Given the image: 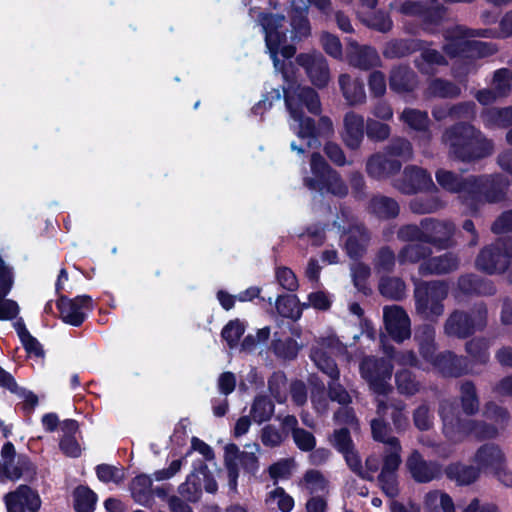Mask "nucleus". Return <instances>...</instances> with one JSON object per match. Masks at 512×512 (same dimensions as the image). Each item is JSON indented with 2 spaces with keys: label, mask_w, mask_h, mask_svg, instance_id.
Here are the masks:
<instances>
[{
  "label": "nucleus",
  "mask_w": 512,
  "mask_h": 512,
  "mask_svg": "<svg viewBox=\"0 0 512 512\" xmlns=\"http://www.w3.org/2000/svg\"><path fill=\"white\" fill-rule=\"evenodd\" d=\"M441 142L446 146L449 158L464 163L480 161L495 150L492 139L474 125L461 121L444 130Z\"/></svg>",
  "instance_id": "f257e3e1"
},
{
  "label": "nucleus",
  "mask_w": 512,
  "mask_h": 512,
  "mask_svg": "<svg viewBox=\"0 0 512 512\" xmlns=\"http://www.w3.org/2000/svg\"><path fill=\"white\" fill-rule=\"evenodd\" d=\"M449 286L443 280L418 281L413 291L415 313L421 319L436 322L445 311Z\"/></svg>",
  "instance_id": "f03ea898"
},
{
  "label": "nucleus",
  "mask_w": 512,
  "mask_h": 512,
  "mask_svg": "<svg viewBox=\"0 0 512 512\" xmlns=\"http://www.w3.org/2000/svg\"><path fill=\"white\" fill-rule=\"evenodd\" d=\"M487 326L488 307L484 302H478L469 310H453L443 324V333L447 337L464 340L484 331Z\"/></svg>",
  "instance_id": "7ed1b4c3"
},
{
  "label": "nucleus",
  "mask_w": 512,
  "mask_h": 512,
  "mask_svg": "<svg viewBox=\"0 0 512 512\" xmlns=\"http://www.w3.org/2000/svg\"><path fill=\"white\" fill-rule=\"evenodd\" d=\"M495 32L492 29H467L464 26H456L447 30L444 34L446 42L442 51L450 58L473 57L481 53L483 42L472 40L474 37L493 38Z\"/></svg>",
  "instance_id": "20e7f679"
},
{
  "label": "nucleus",
  "mask_w": 512,
  "mask_h": 512,
  "mask_svg": "<svg viewBox=\"0 0 512 512\" xmlns=\"http://www.w3.org/2000/svg\"><path fill=\"white\" fill-rule=\"evenodd\" d=\"M393 369L390 360L375 356H366L359 364L362 379L367 383L369 390L378 396H386L393 391L390 383Z\"/></svg>",
  "instance_id": "39448f33"
},
{
  "label": "nucleus",
  "mask_w": 512,
  "mask_h": 512,
  "mask_svg": "<svg viewBox=\"0 0 512 512\" xmlns=\"http://www.w3.org/2000/svg\"><path fill=\"white\" fill-rule=\"evenodd\" d=\"M257 21L265 33L266 47L273 60L274 68L288 80L287 72L284 69L285 64L278 58L279 48L287 40L285 15L259 12Z\"/></svg>",
  "instance_id": "423d86ee"
},
{
  "label": "nucleus",
  "mask_w": 512,
  "mask_h": 512,
  "mask_svg": "<svg viewBox=\"0 0 512 512\" xmlns=\"http://www.w3.org/2000/svg\"><path fill=\"white\" fill-rule=\"evenodd\" d=\"M474 180L468 203L473 211H476L483 201L497 203L506 198L509 180L505 176L501 174L474 176Z\"/></svg>",
  "instance_id": "0eeeda50"
},
{
  "label": "nucleus",
  "mask_w": 512,
  "mask_h": 512,
  "mask_svg": "<svg viewBox=\"0 0 512 512\" xmlns=\"http://www.w3.org/2000/svg\"><path fill=\"white\" fill-rule=\"evenodd\" d=\"M512 259V241L498 239L479 252L475 260L478 270L487 274H500L505 272Z\"/></svg>",
  "instance_id": "6e6552de"
},
{
  "label": "nucleus",
  "mask_w": 512,
  "mask_h": 512,
  "mask_svg": "<svg viewBox=\"0 0 512 512\" xmlns=\"http://www.w3.org/2000/svg\"><path fill=\"white\" fill-rule=\"evenodd\" d=\"M283 92L290 116H298L303 112V108L314 115L321 113L320 97L314 88L291 82L283 89Z\"/></svg>",
  "instance_id": "1a4fd4ad"
},
{
  "label": "nucleus",
  "mask_w": 512,
  "mask_h": 512,
  "mask_svg": "<svg viewBox=\"0 0 512 512\" xmlns=\"http://www.w3.org/2000/svg\"><path fill=\"white\" fill-rule=\"evenodd\" d=\"M438 413L442 422V433L448 441L460 443L470 436L471 419L463 418L452 400H441Z\"/></svg>",
  "instance_id": "9d476101"
},
{
  "label": "nucleus",
  "mask_w": 512,
  "mask_h": 512,
  "mask_svg": "<svg viewBox=\"0 0 512 512\" xmlns=\"http://www.w3.org/2000/svg\"><path fill=\"white\" fill-rule=\"evenodd\" d=\"M421 225L424 229V243L443 250L455 246L456 225L452 221L424 218Z\"/></svg>",
  "instance_id": "9b49d317"
},
{
  "label": "nucleus",
  "mask_w": 512,
  "mask_h": 512,
  "mask_svg": "<svg viewBox=\"0 0 512 512\" xmlns=\"http://www.w3.org/2000/svg\"><path fill=\"white\" fill-rule=\"evenodd\" d=\"M296 63L304 69L308 79L316 88L327 87L331 75L328 62L322 53L318 51L300 53L296 56Z\"/></svg>",
  "instance_id": "f8f14e48"
},
{
  "label": "nucleus",
  "mask_w": 512,
  "mask_h": 512,
  "mask_svg": "<svg viewBox=\"0 0 512 512\" xmlns=\"http://www.w3.org/2000/svg\"><path fill=\"white\" fill-rule=\"evenodd\" d=\"M401 445L388 446L383 457V466L378 475V482L383 492L393 498L398 494L396 471L401 464Z\"/></svg>",
  "instance_id": "ddd939ff"
},
{
  "label": "nucleus",
  "mask_w": 512,
  "mask_h": 512,
  "mask_svg": "<svg viewBox=\"0 0 512 512\" xmlns=\"http://www.w3.org/2000/svg\"><path fill=\"white\" fill-rule=\"evenodd\" d=\"M383 320L388 335L395 342L402 343L411 337V321L401 306H385Z\"/></svg>",
  "instance_id": "4468645a"
},
{
  "label": "nucleus",
  "mask_w": 512,
  "mask_h": 512,
  "mask_svg": "<svg viewBox=\"0 0 512 512\" xmlns=\"http://www.w3.org/2000/svg\"><path fill=\"white\" fill-rule=\"evenodd\" d=\"M394 187L402 194L413 195L435 188L431 175L424 169L409 165L404 168L402 176L395 180Z\"/></svg>",
  "instance_id": "2eb2a0df"
},
{
  "label": "nucleus",
  "mask_w": 512,
  "mask_h": 512,
  "mask_svg": "<svg viewBox=\"0 0 512 512\" xmlns=\"http://www.w3.org/2000/svg\"><path fill=\"white\" fill-rule=\"evenodd\" d=\"M376 415L389 416L394 430L397 433L405 432L409 427V418L407 416V404L398 397L376 398Z\"/></svg>",
  "instance_id": "dca6fc26"
},
{
  "label": "nucleus",
  "mask_w": 512,
  "mask_h": 512,
  "mask_svg": "<svg viewBox=\"0 0 512 512\" xmlns=\"http://www.w3.org/2000/svg\"><path fill=\"white\" fill-rule=\"evenodd\" d=\"M406 466L413 480L418 483H429L440 479L444 472L439 462L426 460L417 450L409 455Z\"/></svg>",
  "instance_id": "f3484780"
},
{
  "label": "nucleus",
  "mask_w": 512,
  "mask_h": 512,
  "mask_svg": "<svg viewBox=\"0 0 512 512\" xmlns=\"http://www.w3.org/2000/svg\"><path fill=\"white\" fill-rule=\"evenodd\" d=\"M430 362L444 377L459 378L472 373L469 358L449 350L435 355Z\"/></svg>",
  "instance_id": "a211bd4d"
},
{
  "label": "nucleus",
  "mask_w": 512,
  "mask_h": 512,
  "mask_svg": "<svg viewBox=\"0 0 512 512\" xmlns=\"http://www.w3.org/2000/svg\"><path fill=\"white\" fill-rule=\"evenodd\" d=\"M399 11L407 16L419 17L427 24H438L445 13L438 0H407L400 5Z\"/></svg>",
  "instance_id": "6ab92c4d"
},
{
  "label": "nucleus",
  "mask_w": 512,
  "mask_h": 512,
  "mask_svg": "<svg viewBox=\"0 0 512 512\" xmlns=\"http://www.w3.org/2000/svg\"><path fill=\"white\" fill-rule=\"evenodd\" d=\"M472 462L481 473L493 474L506 465V455L495 443L481 445L472 456Z\"/></svg>",
  "instance_id": "aec40b11"
},
{
  "label": "nucleus",
  "mask_w": 512,
  "mask_h": 512,
  "mask_svg": "<svg viewBox=\"0 0 512 512\" xmlns=\"http://www.w3.org/2000/svg\"><path fill=\"white\" fill-rule=\"evenodd\" d=\"M425 506L431 511L437 512L441 509L443 512H455V506L448 494L440 491H431L425 496ZM463 512H498L497 507L486 504L480 507L479 500L474 498Z\"/></svg>",
  "instance_id": "412c9836"
},
{
  "label": "nucleus",
  "mask_w": 512,
  "mask_h": 512,
  "mask_svg": "<svg viewBox=\"0 0 512 512\" xmlns=\"http://www.w3.org/2000/svg\"><path fill=\"white\" fill-rule=\"evenodd\" d=\"M402 167L400 160L390 157L383 152L371 154L365 165L366 173L373 179L384 180L396 175Z\"/></svg>",
  "instance_id": "4be33fe9"
},
{
  "label": "nucleus",
  "mask_w": 512,
  "mask_h": 512,
  "mask_svg": "<svg viewBox=\"0 0 512 512\" xmlns=\"http://www.w3.org/2000/svg\"><path fill=\"white\" fill-rule=\"evenodd\" d=\"M8 512H37L41 505L39 495L27 485H20L5 495Z\"/></svg>",
  "instance_id": "5701e85b"
},
{
  "label": "nucleus",
  "mask_w": 512,
  "mask_h": 512,
  "mask_svg": "<svg viewBox=\"0 0 512 512\" xmlns=\"http://www.w3.org/2000/svg\"><path fill=\"white\" fill-rule=\"evenodd\" d=\"M365 133L364 117L354 111L347 112L343 117V132L341 133L344 145L352 151L360 149Z\"/></svg>",
  "instance_id": "b1692460"
},
{
  "label": "nucleus",
  "mask_w": 512,
  "mask_h": 512,
  "mask_svg": "<svg viewBox=\"0 0 512 512\" xmlns=\"http://www.w3.org/2000/svg\"><path fill=\"white\" fill-rule=\"evenodd\" d=\"M346 234L344 249L347 255L354 260L364 257L371 244V231L363 222H360L352 226Z\"/></svg>",
  "instance_id": "393cba45"
},
{
  "label": "nucleus",
  "mask_w": 512,
  "mask_h": 512,
  "mask_svg": "<svg viewBox=\"0 0 512 512\" xmlns=\"http://www.w3.org/2000/svg\"><path fill=\"white\" fill-rule=\"evenodd\" d=\"M438 184L451 193H457L459 198L468 206L472 185L475 183L474 176L462 177L452 171L439 169L436 172Z\"/></svg>",
  "instance_id": "a878e982"
},
{
  "label": "nucleus",
  "mask_w": 512,
  "mask_h": 512,
  "mask_svg": "<svg viewBox=\"0 0 512 512\" xmlns=\"http://www.w3.org/2000/svg\"><path fill=\"white\" fill-rule=\"evenodd\" d=\"M461 259L458 254L453 252H445L438 256L429 257L419 265V274L428 275H444L455 272L459 269Z\"/></svg>",
  "instance_id": "bb28decb"
},
{
  "label": "nucleus",
  "mask_w": 512,
  "mask_h": 512,
  "mask_svg": "<svg viewBox=\"0 0 512 512\" xmlns=\"http://www.w3.org/2000/svg\"><path fill=\"white\" fill-rule=\"evenodd\" d=\"M347 61L350 66L367 71L380 65L381 59L377 50L368 45L356 42L349 44Z\"/></svg>",
  "instance_id": "cd10ccee"
},
{
  "label": "nucleus",
  "mask_w": 512,
  "mask_h": 512,
  "mask_svg": "<svg viewBox=\"0 0 512 512\" xmlns=\"http://www.w3.org/2000/svg\"><path fill=\"white\" fill-rule=\"evenodd\" d=\"M294 121L298 122V130L296 132L298 138L307 139L306 147L298 146L295 142L291 143V149L299 154L305 153L309 149H318L321 145L316 138V122L311 117L305 116L304 112L298 116H290Z\"/></svg>",
  "instance_id": "c85d7f7f"
},
{
  "label": "nucleus",
  "mask_w": 512,
  "mask_h": 512,
  "mask_svg": "<svg viewBox=\"0 0 512 512\" xmlns=\"http://www.w3.org/2000/svg\"><path fill=\"white\" fill-rule=\"evenodd\" d=\"M311 177H304V186L310 190L323 192L324 184L333 168L319 152H313L310 157Z\"/></svg>",
  "instance_id": "c756f323"
},
{
  "label": "nucleus",
  "mask_w": 512,
  "mask_h": 512,
  "mask_svg": "<svg viewBox=\"0 0 512 512\" xmlns=\"http://www.w3.org/2000/svg\"><path fill=\"white\" fill-rule=\"evenodd\" d=\"M90 301L91 298L89 296H78L73 300L61 297L58 302V308L62 320L73 326H80L85 319V314L80 310L88 305Z\"/></svg>",
  "instance_id": "7c9ffc66"
},
{
  "label": "nucleus",
  "mask_w": 512,
  "mask_h": 512,
  "mask_svg": "<svg viewBox=\"0 0 512 512\" xmlns=\"http://www.w3.org/2000/svg\"><path fill=\"white\" fill-rule=\"evenodd\" d=\"M414 341L419 354L426 361H432L437 350L436 330L430 323H423L415 328Z\"/></svg>",
  "instance_id": "2f4dec72"
},
{
  "label": "nucleus",
  "mask_w": 512,
  "mask_h": 512,
  "mask_svg": "<svg viewBox=\"0 0 512 512\" xmlns=\"http://www.w3.org/2000/svg\"><path fill=\"white\" fill-rule=\"evenodd\" d=\"M332 339H324L318 345L312 347L310 357L317 368L326 374L331 380H339L340 371L335 361L328 355L326 347L332 344Z\"/></svg>",
  "instance_id": "473e14b6"
},
{
  "label": "nucleus",
  "mask_w": 512,
  "mask_h": 512,
  "mask_svg": "<svg viewBox=\"0 0 512 512\" xmlns=\"http://www.w3.org/2000/svg\"><path fill=\"white\" fill-rule=\"evenodd\" d=\"M338 83L348 105L359 106L366 102L364 84L360 79H353L349 74L344 73L339 75Z\"/></svg>",
  "instance_id": "72a5a7b5"
},
{
  "label": "nucleus",
  "mask_w": 512,
  "mask_h": 512,
  "mask_svg": "<svg viewBox=\"0 0 512 512\" xmlns=\"http://www.w3.org/2000/svg\"><path fill=\"white\" fill-rule=\"evenodd\" d=\"M457 286L465 295L489 296L496 292L492 282L475 274H464L458 278Z\"/></svg>",
  "instance_id": "f704fd0d"
},
{
  "label": "nucleus",
  "mask_w": 512,
  "mask_h": 512,
  "mask_svg": "<svg viewBox=\"0 0 512 512\" xmlns=\"http://www.w3.org/2000/svg\"><path fill=\"white\" fill-rule=\"evenodd\" d=\"M418 51H420V56L414 60V64L422 74L431 75L434 73V66H448L449 64L442 52L426 46L423 41L421 49Z\"/></svg>",
  "instance_id": "c9c22d12"
},
{
  "label": "nucleus",
  "mask_w": 512,
  "mask_h": 512,
  "mask_svg": "<svg viewBox=\"0 0 512 512\" xmlns=\"http://www.w3.org/2000/svg\"><path fill=\"white\" fill-rule=\"evenodd\" d=\"M425 94L429 98L457 99L462 95V89L451 80L436 77L429 80Z\"/></svg>",
  "instance_id": "e433bc0d"
},
{
  "label": "nucleus",
  "mask_w": 512,
  "mask_h": 512,
  "mask_svg": "<svg viewBox=\"0 0 512 512\" xmlns=\"http://www.w3.org/2000/svg\"><path fill=\"white\" fill-rule=\"evenodd\" d=\"M458 390L462 412L467 416L476 415L480 411V398L475 383L462 380L458 383Z\"/></svg>",
  "instance_id": "4c0bfd02"
},
{
  "label": "nucleus",
  "mask_w": 512,
  "mask_h": 512,
  "mask_svg": "<svg viewBox=\"0 0 512 512\" xmlns=\"http://www.w3.org/2000/svg\"><path fill=\"white\" fill-rule=\"evenodd\" d=\"M395 386L400 395L412 397L423 390L418 375L409 368H401L394 374Z\"/></svg>",
  "instance_id": "58836bf2"
},
{
  "label": "nucleus",
  "mask_w": 512,
  "mask_h": 512,
  "mask_svg": "<svg viewBox=\"0 0 512 512\" xmlns=\"http://www.w3.org/2000/svg\"><path fill=\"white\" fill-rule=\"evenodd\" d=\"M417 75L408 66H397L390 72V88L398 93L410 92L417 86Z\"/></svg>",
  "instance_id": "ea45409f"
},
{
  "label": "nucleus",
  "mask_w": 512,
  "mask_h": 512,
  "mask_svg": "<svg viewBox=\"0 0 512 512\" xmlns=\"http://www.w3.org/2000/svg\"><path fill=\"white\" fill-rule=\"evenodd\" d=\"M368 212L379 219L388 220L399 215L400 207L394 198L375 195L369 201Z\"/></svg>",
  "instance_id": "a19ab883"
},
{
  "label": "nucleus",
  "mask_w": 512,
  "mask_h": 512,
  "mask_svg": "<svg viewBox=\"0 0 512 512\" xmlns=\"http://www.w3.org/2000/svg\"><path fill=\"white\" fill-rule=\"evenodd\" d=\"M399 119L410 129L424 133L428 141L431 139L430 119L426 111L405 108L399 115Z\"/></svg>",
  "instance_id": "79ce46f5"
},
{
  "label": "nucleus",
  "mask_w": 512,
  "mask_h": 512,
  "mask_svg": "<svg viewBox=\"0 0 512 512\" xmlns=\"http://www.w3.org/2000/svg\"><path fill=\"white\" fill-rule=\"evenodd\" d=\"M444 473L448 479L455 481L458 485H470L480 477V472L475 464L466 465L460 462L447 465Z\"/></svg>",
  "instance_id": "37998d69"
},
{
  "label": "nucleus",
  "mask_w": 512,
  "mask_h": 512,
  "mask_svg": "<svg viewBox=\"0 0 512 512\" xmlns=\"http://www.w3.org/2000/svg\"><path fill=\"white\" fill-rule=\"evenodd\" d=\"M398 262V254L388 245L379 247L372 259L373 269L378 275H390Z\"/></svg>",
  "instance_id": "c03bdc74"
},
{
  "label": "nucleus",
  "mask_w": 512,
  "mask_h": 512,
  "mask_svg": "<svg viewBox=\"0 0 512 512\" xmlns=\"http://www.w3.org/2000/svg\"><path fill=\"white\" fill-rule=\"evenodd\" d=\"M422 41L416 39H394L383 48V56L387 59L406 57L421 49Z\"/></svg>",
  "instance_id": "a18cd8bd"
},
{
  "label": "nucleus",
  "mask_w": 512,
  "mask_h": 512,
  "mask_svg": "<svg viewBox=\"0 0 512 512\" xmlns=\"http://www.w3.org/2000/svg\"><path fill=\"white\" fill-rule=\"evenodd\" d=\"M307 10L300 7H293L290 14L291 39L302 40L311 34V25L307 16Z\"/></svg>",
  "instance_id": "49530a36"
},
{
  "label": "nucleus",
  "mask_w": 512,
  "mask_h": 512,
  "mask_svg": "<svg viewBox=\"0 0 512 512\" xmlns=\"http://www.w3.org/2000/svg\"><path fill=\"white\" fill-rule=\"evenodd\" d=\"M132 497L141 505L148 506L153 500L152 478L146 474L136 476L130 485Z\"/></svg>",
  "instance_id": "de8ad7c7"
},
{
  "label": "nucleus",
  "mask_w": 512,
  "mask_h": 512,
  "mask_svg": "<svg viewBox=\"0 0 512 512\" xmlns=\"http://www.w3.org/2000/svg\"><path fill=\"white\" fill-rule=\"evenodd\" d=\"M425 243H409L404 245L398 252V262L400 264H415L421 260H427L432 254V249L424 245Z\"/></svg>",
  "instance_id": "09e8293b"
},
{
  "label": "nucleus",
  "mask_w": 512,
  "mask_h": 512,
  "mask_svg": "<svg viewBox=\"0 0 512 512\" xmlns=\"http://www.w3.org/2000/svg\"><path fill=\"white\" fill-rule=\"evenodd\" d=\"M489 342L483 337L468 340L464 349L471 361L475 364L486 365L490 360Z\"/></svg>",
  "instance_id": "8fccbe9b"
},
{
  "label": "nucleus",
  "mask_w": 512,
  "mask_h": 512,
  "mask_svg": "<svg viewBox=\"0 0 512 512\" xmlns=\"http://www.w3.org/2000/svg\"><path fill=\"white\" fill-rule=\"evenodd\" d=\"M393 429L383 416H377L371 420L373 439L385 444L387 447L400 443L399 439L392 435Z\"/></svg>",
  "instance_id": "3c124183"
},
{
  "label": "nucleus",
  "mask_w": 512,
  "mask_h": 512,
  "mask_svg": "<svg viewBox=\"0 0 512 512\" xmlns=\"http://www.w3.org/2000/svg\"><path fill=\"white\" fill-rule=\"evenodd\" d=\"M379 291L384 297L399 301L405 297L406 285L401 278L381 275Z\"/></svg>",
  "instance_id": "603ef678"
},
{
  "label": "nucleus",
  "mask_w": 512,
  "mask_h": 512,
  "mask_svg": "<svg viewBox=\"0 0 512 512\" xmlns=\"http://www.w3.org/2000/svg\"><path fill=\"white\" fill-rule=\"evenodd\" d=\"M231 447H234L236 449L234 462L237 467L239 466V464H241L242 467L249 472H253L257 469L258 458L255 454V452L259 450V446L257 444H253L252 446H250V445L247 446V448H254L255 451L251 450V451H242V452L239 450L237 445L228 444L225 446L224 457H227L229 455L228 452L230 451Z\"/></svg>",
  "instance_id": "864d4df0"
},
{
  "label": "nucleus",
  "mask_w": 512,
  "mask_h": 512,
  "mask_svg": "<svg viewBox=\"0 0 512 512\" xmlns=\"http://www.w3.org/2000/svg\"><path fill=\"white\" fill-rule=\"evenodd\" d=\"M274 403L269 399V397L264 395H259L255 397L250 415L254 422L261 424L271 419L274 414Z\"/></svg>",
  "instance_id": "5fc2aeb1"
},
{
  "label": "nucleus",
  "mask_w": 512,
  "mask_h": 512,
  "mask_svg": "<svg viewBox=\"0 0 512 512\" xmlns=\"http://www.w3.org/2000/svg\"><path fill=\"white\" fill-rule=\"evenodd\" d=\"M384 151L390 157L401 158L404 161H409L413 157V146L411 142L400 136L393 137L384 147Z\"/></svg>",
  "instance_id": "6e6d98bb"
},
{
  "label": "nucleus",
  "mask_w": 512,
  "mask_h": 512,
  "mask_svg": "<svg viewBox=\"0 0 512 512\" xmlns=\"http://www.w3.org/2000/svg\"><path fill=\"white\" fill-rule=\"evenodd\" d=\"M301 484L309 494H318L328 491L329 482L320 471L310 469L304 474Z\"/></svg>",
  "instance_id": "4d7b16f0"
},
{
  "label": "nucleus",
  "mask_w": 512,
  "mask_h": 512,
  "mask_svg": "<svg viewBox=\"0 0 512 512\" xmlns=\"http://www.w3.org/2000/svg\"><path fill=\"white\" fill-rule=\"evenodd\" d=\"M444 206L445 202L435 195L415 198L409 204L410 210L415 214L435 213Z\"/></svg>",
  "instance_id": "13d9d810"
},
{
  "label": "nucleus",
  "mask_w": 512,
  "mask_h": 512,
  "mask_svg": "<svg viewBox=\"0 0 512 512\" xmlns=\"http://www.w3.org/2000/svg\"><path fill=\"white\" fill-rule=\"evenodd\" d=\"M74 507L77 512H93L97 501L96 494L85 486H79L74 493Z\"/></svg>",
  "instance_id": "bf43d9fd"
},
{
  "label": "nucleus",
  "mask_w": 512,
  "mask_h": 512,
  "mask_svg": "<svg viewBox=\"0 0 512 512\" xmlns=\"http://www.w3.org/2000/svg\"><path fill=\"white\" fill-rule=\"evenodd\" d=\"M491 88H493L501 98L509 96L512 90V71L507 68L496 70L491 80Z\"/></svg>",
  "instance_id": "052dcab7"
},
{
  "label": "nucleus",
  "mask_w": 512,
  "mask_h": 512,
  "mask_svg": "<svg viewBox=\"0 0 512 512\" xmlns=\"http://www.w3.org/2000/svg\"><path fill=\"white\" fill-rule=\"evenodd\" d=\"M383 352L398 365L419 367L420 361L413 350L397 351L393 346L383 344Z\"/></svg>",
  "instance_id": "680f3d73"
},
{
  "label": "nucleus",
  "mask_w": 512,
  "mask_h": 512,
  "mask_svg": "<svg viewBox=\"0 0 512 512\" xmlns=\"http://www.w3.org/2000/svg\"><path fill=\"white\" fill-rule=\"evenodd\" d=\"M178 493L180 498L187 502L196 503L202 496L200 483H198L196 476L192 472L186 478V481L178 486Z\"/></svg>",
  "instance_id": "e2e57ef3"
},
{
  "label": "nucleus",
  "mask_w": 512,
  "mask_h": 512,
  "mask_svg": "<svg viewBox=\"0 0 512 512\" xmlns=\"http://www.w3.org/2000/svg\"><path fill=\"white\" fill-rule=\"evenodd\" d=\"M366 135L374 142H384L391 135V127L384 121L368 118L366 121Z\"/></svg>",
  "instance_id": "0e129e2a"
},
{
  "label": "nucleus",
  "mask_w": 512,
  "mask_h": 512,
  "mask_svg": "<svg viewBox=\"0 0 512 512\" xmlns=\"http://www.w3.org/2000/svg\"><path fill=\"white\" fill-rule=\"evenodd\" d=\"M413 423L420 431H428L434 425V416L427 403L420 404L413 411Z\"/></svg>",
  "instance_id": "69168bd1"
},
{
  "label": "nucleus",
  "mask_w": 512,
  "mask_h": 512,
  "mask_svg": "<svg viewBox=\"0 0 512 512\" xmlns=\"http://www.w3.org/2000/svg\"><path fill=\"white\" fill-rule=\"evenodd\" d=\"M268 389L278 403H284L287 398V378L284 373L276 372L268 380Z\"/></svg>",
  "instance_id": "338daca9"
},
{
  "label": "nucleus",
  "mask_w": 512,
  "mask_h": 512,
  "mask_svg": "<svg viewBox=\"0 0 512 512\" xmlns=\"http://www.w3.org/2000/svg\"><path fill=\"white\" fill-rule=\"evenodd\" d=\"M272 349L277 356L289 360L294 359L299 352L296 340L290 337L284 340L274 339L272 341Z\"/></svg>",
  "instance_id": "774afa93"
}]
</instances>
